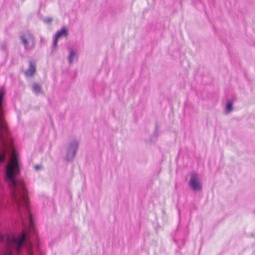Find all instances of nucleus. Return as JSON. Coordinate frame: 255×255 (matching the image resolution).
I'll return each mask as SVG.
<instances>
[{
  "label": "nucleus",
  "instance_id": "1",
  "mask_svg": "<svg viewBox=\"0 0 255 255\" xmlns=\"http://www.w3.org/2000/svg\"><path fill=\"white\" fill-rule=\"evenodd\" d=\"M18 156L14 161L0 150V255H19L22 251L26 255H39L37 245H34L30 229L33 222L28 207L27 190L17 178L20 172Z\"/></svg>",
  "mask_w": 255,
  "mask_h": 255
},
{
  "label": "nucleus",
  "instance_id": "2",
  "mask_svg": "<svg viewBox=\"0 0 255 255\" xmlns=\"http://www.w3.org/2000/svg\"><path fill=\"white\" fill-rule=\"evenodd\" d=\"M5 91L3 87L0 90V140L3 138V134L8 133V128L6 123L2 117V108L4 103V96Z\"/></svg>",
  "mask_w": 255,
  "mask_h": 255
},
{
  "label": "nucleus",
  "instance_id": "3",
  "mask_svg": "<svg viewBox=\"0 0 255 255\" xmlns=\"http://www.w3.org/2000/svg\"><path fill=\"white\" fill-rule=\"evenodd\" d=\"M20 40L26 50L33 49L35 46L36 41L33 35L28 31L21 34Z\"/></svg>",
  "mask_w": 255,
  "mask_h": 255
},
{
  "label": "nucleus",
  "instance_id": "4",
  "mask_svg": "<svg viewBox=\"0 0 255 255\" xmlns=\"http://www.w3.org/2000/svg\"><path fill=\"white\" fill-rule=\"evenodd\" d=\"M78 148L79 141L77 140L73 139L69 143L65 156V160L67 162H70L73 160Z\"/></svg>",
  "mask_w": 255,
  "mask_h": 255
},
{
  "label": "nucleus",
  "instance_id": "5",
  "mask_svg": "<svg viewBox=\"0 0 255 255\" xmlns=\"http://www.w3.org/2000/svg\"><path fill=\"white\" fill-rule=\"evenodd\" d=\"M189 184L190 187L194 191H200L202 189V186L199 181L198 175L195 172L191 173Z\"/></svg>",
  "mask_w": 255,
  "mask_h": 255
},
{
  "label": "nucleus",
  "instance_id": "6",
  "mask_svg": "<svg viewBox=\"0 0 255 255\" xmlns=\"http://www.w3.org/2000/svg\"><path fill=\"white\" fill-rule=\"evenodd\" d=\"M35 71V62L32 60L29 61V66L28 69L25 72V75L27 77L32 76Z\"/></svg>",
  "mask_w": 255,
  "mask_h": 255
},
{
  "label": "nucleus",
  "instance_id": "7",
  "mask_svg": "<svg viewBox=\"0 0 255 255\" xmlns=\"http://www.w3.org/2000/svg\"><path fill=\"white\" fill-rule=\"evenodd\" d=\"M32 92L36 95L43 94V91L42 90L41 85L37 83H34L32 85Z\"/></svg>",
  "mask_w": 255,
  "mask_h": 255
},
{
  "label": "nucleus",
  "instance_id": "8",
  "mask_svg": "<svg viewBox=\"0 0 255 255\" xmlns=\"http://www.w3.org/2000/svg\"><path fill=\"white\" fill-rule=\"evenodd\" d=\"M68 34V30L66 27H63L60 31H58L55 36L56 38L62 37H67Z\"/></svg>",
  "mask_w": 255,
  "mask_h": 255
},
{
  "label": "nucleus",
  "instance_id": "9",
  "mask_svg": "<svg viewBox=\"0 0 255 255\" xmlns=\"http://www.w3.org/2000/svg\"><path fill=\"white\" fill-rule=\"evenodd\" d=\"M159 135V131L158 130V126L156 125L155 130L153 134L150 136V139L151 141L155 140Z\"/></svg>",
  "mask_w": 255,
  "mask_h": 255
},
{
  "label": "nucleus",
  "instance_id": "10",
  "mask_svg": "<svg viewBox=\"0 0 255 255\" xmlns=\"http://www.w3.org/2000/svg\"><path fill=\"white\" fill-rule=\"evenodd\" d=\"M233 110V102L228 101L226 105V112L229 113Z\"/></svg>",
  "mask_w": 255,
  "mask_h": 255
},
{
  "label": "nucleus",
  "instance_id": "11",
  "mask_svg": "<svg viewBox=\"0 0 255 255\" xmlns=\"http://www.w3.org/2000/svg\"><path fill=\"white\" fill-rule=\"evenodd\" d=\"M58 48V38H56L55 37L54 38V39L53 41V44L51 48V52L52 53H55L57 50Z\"/></svg>",
  "mask_w": 255,
  "mask_h": 255
},
{
  "label": "nucleus",
  "instance_id": "12",
  "mask_svg": "<svg viewBox=\"0 0 255 255\" xmlns=\"http://www.w3.org/2000/svg\"><path fill=\"white\" fill-rule=\"evenodd\" d=\"M76 54V51L71 50L68 56V61L70 64H72L73 62L74 58Z\"/></svg>",
  "mask_w": 255,
  "mask_h": 255
},
{
  "label": "nucleus",
  "instance_id": "13",
  "mask_svg": "<svg viewBox=\"0 0 255 255\" xmlns=\"http://www.w3.org/2000/svg\"><path fill=\"white\" fill-rule=\"evenodd\" d=\"M52 20V19L50 17H45L43 18V21L46 23H50Z\"/></svg>",
  "mask_w": 255,
  "mask_h": 255
},
{
  "label": "nucleus",
  "instance_id": "14",
  "mask_svg": "<svg viewBox=\"0 0 255 255\" xmlns=\"http://www.w3.org/2000/svg\"><path fill=\"white\" fill-rule=\"evenodd\" d=\"M42 166L40 164H36L34 166V168L36 171H39L42 169Z\"/></svg>",
  "mask_w": 255,
  "mask_h": 255
},
{
  "label": "nucleus",
  "instance_id": "15",
  "mask_svg": "<svg viewBox=\"0 0 255 255\" xmlns=\"http://www.w3.org/2000/svg\"><path fill=\"white\" fill-rule=\"evenodd\" d=\"M1 49L3 50H5L6 49V46L5 44H2L1 46Z\"/></svg>",
  "mask_w": 255,
  "mask_h": 255
},
{
  "label": "nucleus",
  "instance_id": "16",
  "mask_svg": "<svg viewBox=\"0 0 255 255\" xmlns=\"http://www.w3.org/2000/svg\"><path fill=\"white\" fill-rule=\"evenodd\" d=\"M51 126L52 127H53L54 126L53 122L52 120H51Z\"/></svg>",
  "mask_w": 255,
  "mask_h": 255
},
{
  "label": "nucleus",
  "instance_id": "17",
  "mask_svg": "<svg viewBox=\"0 0 255 255\" xmlns=\"http://www.w3.org/2000/svg\"><path fill=\"white\" fill-rule=\"evenodd\" d=\"M35 236H36L35 237H36V238L37 242H38V238H37V235H35Z\"/></svg>",
  "mask_w": 255,
  "mask_h": 255
}]
</instances>
